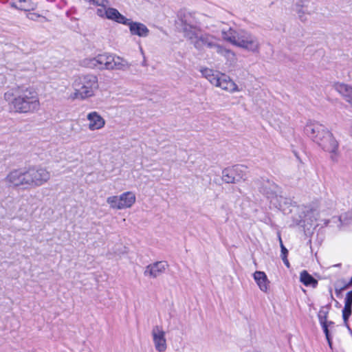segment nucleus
<instances>
[{"label": "nucleus", "mask_w": 352, "mask_h": 352, "mask_svg": "<svg viewBox=\"0 0 352 352\" xmlns=\"http://www.w3.org/2000/svg\"><path fill=\"white\" fill-rule=\"evenodd\" d=\"M344 303L352 305V290L346 294Z\"/></svg>", "instance_id": "nucleus-25"}, {"label": "nucleus", "mask_w": 352, "mask_h": 352, "mask_svg": "<svg viewBox=\"0 0 352 352\" xmlns=\"http://www.w3.org/2000/svg\"><path fill=\"white\" fill-rule=\"evenodd\" d=\"M168 267V264L166 261H156L148 265L144 271V275L146 277L156 278L165 273Z\"/></svg>", "instance_id": "nucleus-13"}, {"label": "nucleus", "mask_w": 352, "mask_h": 352, "mask_svg": "<svg viewBox=\"0 0 352 352\" xmlns=\"http://www.w3.org/2000/svg\"><path fill=\"white\" fill-rule=\"evenodd\" d=\"M88 129L91 131L102 129L106 124L105 120L97 111H91L87 115Z\"/></svg>", "instance_id": "nucleus-14"}, {"label": "nucleus", "mask_w": 352, "mask_h": 352, "mask_svg": "<svg viewBox=\"0 0 352 352\" xmlns=\"http://www.w3.org/2000/svg\"><path fill=\"white\" fill-rule=\"evenodd\" d=\"M300 280L307 287H316L318 285V280L312 277L306 270L300 272Z\"/></svg>", "instance_id": "nucleus-18"}, {"label": "nucleus", "mask_w": 352, "mask_h": 352, "mask_svg": "<svg viewBox=\"0 0 352 352\" xmlns=\"http://www.w3.org/2000/svg\"><path fill=\"white\" fill-rule=\"evenodd\" d=\"M351 286H352V277L351 278V279L349 281V283H346V285H344V286L342 288V289H344L350 287Z\"/></svg>", "instance_id": "nucleus-27"}, {"label": "nucleus", "mask_w": 352, "mask_h": 352, "mask_svg": "<svg viewBox=\"0 0 352 352\" xmlns=\"http://www.w3.org/2000/svg\"><path fill=\"white\" fill-rule=\"evenodd\" d=\"M184 35L191 41L195 47L199 50L204 47L217 50L220 44L217 43L219 38L209 34H202L201 30L195 27L186 26L184 29Z\"/></svg>", "instance_id": "nucleus-7"}, {"label": "nucleus", "mask_w": 352, "mask_h": 352, "mask_svg": "<svg viewBox=\"0 0 352 352\" xmlns=\"http://www.w3.org/2000/svg\"><path fill=\"white\" fill-rule=\"evenodd\" d=\"M283 258V262H284L285 265L287 267H289V261H288V260H287V258L286 256H283V258Z\"/></svg>", "instance_id": "nucleus-29"}, {"label": "nucleus", "mask_w": 352, "mask_h": 352, "mask_svg": "<svg viewBox=\"0 0 352 352\" xmlns=\"http://www.w3.org/2000/svg\"><path fill=\"white\" fill-rule=\"evenodd\" d=\"M304 131L322 150L329 153L333 160H336L339 144L325 126L317 122H309L305 125Z\"/></svg>", "instance_id": "nucleus-3"}, {"label": "nucleus", "mask_w": 352, "mask_h": 352, "mask_svg": "<svg viewBox=\"0 0 352 352\" xmlns=\"http://www.w3.org/2000/svg\"><path fill=\"white\" fill-rule=\"evenodd\" d=\"M10 112L32 114L41 109L37 91L31 87L15 86L8 89L3 95Z\"/></svg>", "instance_id": "nucleus-1"}, {"label": "nucleus", "mask_w": 352, "mask_h": 352, "mask_svg": "<svg viewBox=\"0 0 352 352\" xmlns=\"http://www.w3.org/2000/svg\"><path fill=\"white\" fill-rule=\"evenodd\" d=\"M74 92L68 98L71 100H84L95 96L99 88L98 77L93 74L82 75L76 77L72 82Z\"/></svg>", "instance_id": "nucleus-5"}, {"label": "nucleus", "mask_w": 352, "mask_h": 352, "mask_svg": "<svg viewBox=\"0 0 352 352\" xmlns=\"http://www.w3.org/2000/svg\"><path fill=\"white\" fill-rule=\"evenodd\" d=\"M216 52L219 54L224 56L228 60H232L236 56L235 53L232 50L228 49L221 45L217 46V50H216Z\"/></svg>", "instance_id": "nucleus-19"}, {"label": "nucleus", "mask_w": 352, "mask_h": 352, "mask_svg": "<svg viewBox=\"0 0 352 352\" xmlns=\"http://www.w3.org/2000/svg\"><path fill=\"white\" fill-rule=\"evenodd\" d=\"M221 36L226 42L248 52L257 54L261 48L258 37L245 29H235L231 27L222 28Z\"/></svg>", "instance_id": "nucleus-2"}, {"label": "nucleus", "mask_w": 352, "mask_h": 352, "mask_svg": "<svg viewBox=\"0 0 352 352\" xmlns=\"http://www.w3.org/2000/svg\"><path fill=\"white\" fill-rule=\"evenodd\" d=\"M155 349L158 352H164L167 349L166 333L160 326H155L151 331Z\"/></svg>", "instance_id": "nucleus-12"}, {"label": "nucleus", "mask_w": 352, "mask_h": 352, "mask_svg": "<svg viewBox=\"0 0 352 352\" xmlns=\"http://www.w3.org/2000/svg\"><path fill=\"white\" fill-rule=\"evenodd\" d=\"M200 72L213 86L229 94H234L242 91V88L224 73L208 67L201 68Z\"/></svg>", "instance_id": "nucleus-6"}, {"label": "nucleus", "mask_w": 352, "mask_h": 352, "mask_svg": "<svg viewBox=\"0 0 352 352\" xmlns=\"http://www.w3.org/2000/svg\"><path fill=\"white\" fill-rule=\"evenodd\" d=\"M30 188H35L47 184L51 179V173L45 167L32 166L27 168Z\"/></svg>", "instance_id": "nucleus-8"}, {"label": "nucleus", "mask_w": 352, "mask_h": 352, "mask_svg": "<svg viewBox=\"0 0 352 352\" xmlns=\"http://www.w3.org/2000/svg\"><path fill=\"white\" fill-rule=\"evenodd\" d=\"M346 217L351 219L352 218V212H351L348 214L341 215L338 218V219L340 222V224L338 226L339 228H341L344 225L346 224V223L345 222Z\"/></svg>", "instance_id": "nucleus-23"}, {"label": "nucleus", "mask_w": 352, "mask_h": 352, "mask_svg": "<svg viewBox=\"0 0 352 352\" xmlns=\"http://www.w3.org/2000/svg\"><path fill=\"white\" fill-rule=\"evenodd\" d=\"M243 169V166L240 165L226 168L222 172V179L228 184L239 182L244 179Z\"/></svg>", "instance_id": "nucleus-11"}, {"label": "nucleus", "mask_w": 352, "mask_h": 352, "mask_svg": "<svg viewBox=\"0 0 352 352\" xmlns=\"http://www.w3.org/2000/svg\"><path fill=\"white\" fill-rule=\"evenodd\" d=\"M327 311L320 310L318 313V319L320 324H329L327 322Z\"/></svg>", "instance_id": "nucleus-22"}, {"label": "nucleus", "mask_w": 352, "mask_h": 352, "mask_svg": "<svg viewBox=\"0 0 352 352\" xmlns=\"http://www.w3.org/2000/svg\"><path fill=\"white\" fill-rule=\"evenodd\" d=\"M296 11L298 13V16H299L300 19L301 20H305V19L303 18V16L302 14V13H303V12L302 11V8L297 9Z\"/></svg>", "instance_id": "nucleus-28"}, {"label": "nucleus", "mask_w": 352, "mask_h": 352, "mask_svg": "<svg viewBox=\"0 0 352 352\" xmlns=\"http://www.w3.org/2000/svg\"><path fill=\"white\" fill-rule=\"evenodd\" d=\"M269 190H264V193L266 195L267 199L270 200V202L274 206H277L276 204L280 197L278 195L279 192V188L274 183L268 182Z\"/></svg>", "instance_id": "nucleus-17"}, {"label": "nucleus", "mask_w": 352, "mask_h": 352, "mask_svg": "<svg viewBox=\"0 0 352 352\" xmlns=\"http://www.w3.org/2000/svg\"><path fill=\"white\" fill-rule=\"evenodd\" d=\"M333 88L352 106V87L344 83L337 82L333 85Z\"/></svg>", "instance_id": "nucleus-15"}, {"label": "nucleus", "mask_w": 352, "mask_h": 352, "mask_svg": "<svg viewBox=\"0 0 352 352\" xmlns=\"http://www.w3.org/2000/svg\"><path fill=\"white\" fill-rule=\"evenodd\" d=\"M14 4L21 10H28L32 8L30 0H15Z\"/></svg>", "instance_id": "nucleus-20"}, {"label": "nucleus", "mask_w": 352, "mask_h": 352, "mask_svg": "<svg viewBox=\"0 0 352 352\" xmlns=\"http://www.w3.org/2000/svg\"><path fill=\"white\" fill-rule=\"evenodd\" d=\"M253 278L262 292H267L268 291L270 281L264 272L256 271L253 274Z\"/></svg>", "instance_id": "nucleus-16"}, {"label": "nucleus", "mask_w": 352, "mask_h": 352, "mask_svg": "<svg viewBox=\"0 0 352 352\" xmlns=\"http://www.w3.org/2000/svg\"><path fill=\"white\" fill-rule=\"evenodd\" d=\"M27 177V168L14 169L8 173L4 182L9 187L28 189L30 187Z\"/></svg>", "instance_id": "nucleus-10"}, {"label": "nucleus", "mask_w": 352, "mask_h": 352, "mask_svg": "<svg viewBox=\"0 0 352 352\" xmlns=\"http://www.w3.org/2000/svg\"><path fill=\"white\" fill-rule=\"evenodd\" d=\"M280 248H281V253H282V257L283 256H287V250L285 248V247L283 245V243H282V240L280 238Z\"/></svg>", "instance_id": "nucleus-26"}, {"label": "nucleus", "mask_w": 352, "mask_h": 352, "mask_svg": "<svg viewBox=\"0 0 352 352\" xmlns=\"http://www.w3.org/2000/svg\"><path fill=\"white\" fill-rule=\"evenodd\" d=\"M352 305L344 303V309H342V318L345 324L347 323L348 319L351 315Z\"/></svg>", "instance_id": "nucleus-21"}, {"label": "nucleus", "mask_w": 352, "mask_h": 352, "mask_svg": "<svg viewBox=\"0 0 352 352\" xmlns=\"http://www.w3.org/2000/svg\"><path fill=\"white\" fill-rule=\"evenodd\" d=\"M83 67L98 70H122L130 67V64L123 58L109 53L90 56L81 60Z\"/></svg>", "instance_id": "nucleus-4"}, {"label": "nucleus", "mask_w": 352, "mask_h": 352, "mask_svg": "<svg viewBox=\"0 0 352 352\" xmlns=\"http://www.w3.org/2000/svg\"><path fill=\"white\" fill-rule=\"evenodd\" d=\"M333 324L332 322H329V324H321L322 327V329L325 333V336H326V338L327 339V340L329 341V342H330V340H329V330H328V326L329 324ZM329 344H331V343H329Z\"/></svg>", "instance_id": "nucleus-24"}, {"label": "nucleus", "mask_w": 352, "mask_h": 352, "mask_svg": "<svg viewBox=\"0 0 352 352\" xmlns=\"http://www.w3.org/2000/svg\"><path fill=\"white\" fill-rule=\"evenodd\" d=\"M135 201L136 197L132 191H126L120 195H112L107 198V203L113 210L131 208Z\"/></svg>", "instance_id": "nucleus-9"}]
</instances>
